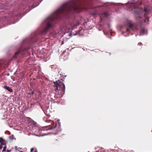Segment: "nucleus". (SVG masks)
Listing matches in <instances>:
<instances>
[{
    "mask_svg": "<svg viewBox=\"0 0 152 152\" xmlns=\"http://www.w3.org/2000/svg\"><path fill=\"white\" fill-rule=\"evenodd\" d=\"M36 136H38V135H35Z\"/></svg>",
    "mask_w": 152,
    "mask_h": 152,
    "instance_id": "nucleus-26",
    "label": "nucleus"
},
{
    "mask_svg": "<svg viewBox=\"0 0 152 152\" xmlns=\"http://www.w3.org/2000/svg\"><path fill=\"white\" fill-rule=\"evenodd\" d=\"M6 148L7 147H6V146H4L3 147V150H2V151L3 152H4V151H6Z\"/></svg>",
    "mask_w": 152,
    "mask_h": 152,
    "instance_id": "nucleus-13",
    "label": "nucleus"
},
{
    "mask_svg": "<svg viewBox=\"0 0 152 152\" xmlns=\"http://www.w3.org/2000/svg\"><path fill=\"white\" fill-rule=\"evenodd\" d=\"M56 124H53L52 126L51 127H50L48 129H54L56 127Z\"/></svg>",
    "mask_w": 152,
    "mask_h": 152,
    "instance_id": "nucleus-12",
    "label": "nucleus"
},
{
    "mask_svg": "<svg viewBox=\"0 0 152 152\" xmlns=\"http://www.w3.org/2000/svg\"><path fill=\"white\" fill-rule=\"evenodd\" d=\"M34 150V149L33 148H31V149L30 152H33Z\"/></svg>",
    "mask_w": 152,
    "mask_h": 152,
    "instance_id": "nucleus-15",
    "label": "nucleus"
},
{
    "mask_svg": "<svg viewBox=\"0 0 152 152\" xmlns=\"http://www.w3.org/2000/svg\"><path fill=\"white\" fill-rule=\"evenodd\" d=\"M80 23L79 21H76L75 23L74 22L73 23L70 24L69 25V30L75 28Z\"/></svg>",
    "mask_w": 152,
    "mask_h": 152,
    "instance_id": "nucleus-6",
    "label": "nucleus"
},
{
    "mask_svg": "<svg viewBox=\"0 0 152 152\" xmlns=\"http://www.w3.org/2000/svg\"><path fill=\"white\" fill-rule=\"evenodd\" d=\"M150 13V10L147 8H145L143 10L142 9L138 14H135L136 17L142 18L143 17H145L146 19L144 20L145 22L147 23L148 20V15Z\"/></svg>",
    "mask_w": 152,
    "mask_h": 152,
    "instance_id": "nucleus-2",
    "label": "nucleus"
},
{
    "mask_svg": "<svg viewBox=\"0 0 152 152\" xmlns=\"http://www.w3.org/2000/svg\"><path fill=\"white\" fill-rule=\"evenodd\" d=\"M109 15L107 13L105 12H104L103 13H102L100 14V17L101 20H102V18L104 17H107L109 16Z\"/></svg>",
    "mask_w": 152,
    "mask_h": 152,
    "instance_id": "nucleus-7",
    "label": "nucleus"
},
{
    "mask_svg": "<svg viewBox=\"0 0 152 152\" xmlns=\"http://www.w3.org/2000/svg\"><path fill=\"white\" fill-rule=\"evenodd\" d=\"M104 33L105 34V32L104 31Z\"/></svg>",
    "mask_w": 152,
    "mask_h": 152,
    "instance_id": "nucleus-22",
    "label": "nucleus"
},
{
    "mask_svg": "<svg viewBox=\"0 0 152 152\" xmlns=\"http://www.w3.org/2000/svg\"><path fill=\"white\" fill-rule=\"evenodd\" d=\"M83 8V5L78 2V0H72L64 4L59 9L44 20L47 26L43 30L42 32L44 34L47 32L52 27V22L54 20L59 18V15L61 14L66 13L71 10L80 12Z\"/></svg>",
    "mask_w": 152,
    "mask_h": 152,
    "instance_id": "nucleus-1",
    "label": "nucleus"
},
{
    "mask_svg": "<svg viewBox=\"0 0 152 152\" xmlns=\"http://www.w3.org/2000/svg\"><path fill=\"white\" fill-rule=\"evenodd\" d=\"M54 87H56L55 90L56 91L57 90H59L61 91V96H62L64 94L65 87L64 83L60 82L59 81H57L54 82Z\"/></svg>",
    "mask_w": 152,
    "mask_h": 152,
    "instance_id": "nucleus-4",
    "label": "nucleus"
},
{
    "mask_svg": "<svg viewBox=\"0 0 152 152\" xmlns=\"http://www.w3.org/2000/svg\"><path fill=\"white\" fill-rule=\"evenodd\" d=\"M129 26V28H127L126 29V32H128L129 31V30L130 29H132L133 30H134V29L133 28V25L132 24H130Z\"/></svg>",
    "mask_w": 152,
    "mask_h": 152,
    "instance_id": "nucleus-8",
    "label": "nucleus"
},
{
    "mask_svg": "<svg viewBox=\"0 0 152 152\" xmlns=\"http://www.w3.org/2000/svg\"><path fill=\"white\" fill-rule=\"evenodd\" d=\"M35 152H37L36 151H35Z\"/></svg>",
    "mask_w": 152,
    "mask_h": 152,
    "instance_id": "nucleus-27",
    "label": "nucleus"
},
{
    "mask_svg": "<svg viewBox=\"0 0 152 152\" xmlns=\"http://www.w3.org/2000/svg\"><path fill=\"white\" fill-rule=\"evenodd\" d=\"M2 145H2L1 144V145H0V149H1L2 148Z\"/></svg>",
    "mask_w": 152,
    "mask_h": 152,
    "instance_id": "nucleus-18",
    "label": "nucleus"
},
{
    "mask_svg": "<svg viewBox=\"0 0 152 152\" xmlns=\"http://www.w3.org/2000/svg\"><path fill=\"white\" fill-rule=\"evenodd\" d=\"M32 94H34V93H32Z\"/></svg>",
    "mask_w": 152,
    "mask_h": 152,
    "instance_id": "nucleus-25",
    "label": "nucleus"
},
{
    "mask_svg": "<svg viewBox=\"0 0 152 152\" xmlns=\"http://www.w3.org/2000/svg\"><path fill=\"white\" fill-rule=\"evenodd\" d=\"M65 31H66V32H69L68 30H67L66 29L65 27L60 28L58 30V31H54L51 32L50 34V36L55 37L57 35H61V38L62 37H63V35L62 34H63V35L66 34V35H69V34L68 32L66 33Z\"/></svg>",
    "mask_w": 152,
    "mask_h": 152,
    "instance_id": "nucleus-3",
    "label": "nucleus"
},
{
    "mask_svg": "<svg viewBox=\"0 0 152 152\" xmlns=\"http://www.w3.org/2000/svg\"><path fill=\"white\" fill-rule=\"evenodd\" d=\"M126 32L125 31H123V32H122V33H123V34H125Z\"/></svg>",
    "mask_w": 152,
    "mask_h": 152,
    "instance_id": "nucleus-20",
    "label": "nucleus"
},
{
    "mask_svg": "<svg viewBox=\"0 0 152 152\" xmlns=\"http://www.w3.org/2000/svg\"><path fill=\"white\" fill-rule=\"evenodd\" d=\"M4 88L6 89L7 90L11 92L12 91V89L10 88L9 87L6 86H5L4 87Z\"/></svg>",
    "mask_w": 152,
    "mask_h": 152,
    "instance_id": "nucleus-10",
    "label": "nucleus"
},
{
    "mask_svg": "<svg viewBox=\"0 0 152 152\" xmlns=\"http://www.w3.org/2000/svg\"><path fill=\"white\" fill-rule=\"evenodd\" d=\"M10 138L11 140H13L14 138L13 135H11L9 137Z\"/></svg>",
    "mask_w": 152,
    "mask_h": 152,
    "instance_id": "nucleus-14",
    "label": "nucleus"
},
{
    "mask_svg": "<svg viewBox=\"0 0 152 152\" xmlns=\"http://www.w3.org/2000/svg\"><path fill=\"white\" fill-rule=\"evenodd\" d=\"M128 35H129L128 34L127 35H124L125 36H128Z\"/></svg>",
    "mask_w": 152,
    "mask_h": 152,
    "instance_id": "nucleus-23",
    "label": "nucleus"
},
{
    "mask_svg": "<svg viewBox=\"0 0 152 152\" xmlns=\"http://www.w3.org/2000/svg\"><path fill=\"white\" fill-rule=\"evenodd\" d=\"M118 4L119 5H124V4H123L121 3H119ZM125 5L127 6H129L128 8H127V9L129 10L130 11L133 10H135L136 8L139 7L137 6V4L134 1H132V2H129V3H126Z\"/></svg>",
    "mask_w": 152,
    "mask_h": 152,
    "instance_id": "nucleus-5",
    "label": "nucleus"
},
{
    "mask_svg": "<svg viewBox=\"0 0 152 152\" xmlns=\"http://www.w3.org/2000/svg\"><path fill=\"white\" fill-rule=\"evenodd\" d=\"M140 35H143L145 34H147V32L145 31V30L144 29H141L140 32Z\"/></svg>",
    "mask_w": 152,
    "mask_h": 152,
    "instance_id": "nucleus-9",
    "label": "nucleus"
},
{
    "mask_svg": "<svg viewBox=\"0 0 152 152\" xmlns=\"http://www.w3.org/2000/svg\"><path fill=\"white\" fill-rule=\"evenodd\" d=\"M65 51H64L63 52V53H62V56H63V55H64V53H65Z\"/></svg>",
    "mask_w": 152,
    "mask_h": 152,
    "instance_id": "nucleus-19",
    "label": "nucleus"
},
{
    "mask_svg": "<svg viewBox=\"0 0 152 152\" xmlns=\"http://www.w3.org/2000/svg\"><path fill=\"white\" fill-rule=\"evenodd\" d=\"M81 31H82V29H81L78 32V34H79V35H80V33L81 32Z\"/></svg>",
    "mask_w": 152,
    "mask_h": 152,
    "instance_id": "nucleus-17",
    "label": "nucleus"
},
{
    "mask_svg": "<svg viewBox=\"0 0 152 152\" xmlns=\"http://www.w3.org/2000/svg\"><path fill=\"white\" fill-rule=\"evenodd\" d=\"M23 152V151H20V152Z\"/></svg>",
    "mask_w": 152,
    "mask_h": 152,
    "instance_id": "nucleus-24",
    "label": "nucleus"
},
{
    "mask_svg": "<svg viewBox=\"0 0 152 152\" xmlns=\"http://www.w3.org/2000/svg\"><path fill=\"white\" fill-rule=\"evenodd\" d=\"M7 152H10V151H9V150H7Z\"/></svg>",
    "mask_w": 152,
    "mask_h": 152,
    "instance_id": "nucleus-21",
    "label": "nucleus"
},
{
    "mask_svg": "<svg viewBox=\"0 0 152 152\" xmlns=\"http://www.w3.org/2000/svg\"><path fill=\"white\" fill-rule=\"evenodd\" d=\"M19 53V52H17L15 53V57H16V55L18 54Z\"/></svg>",
    "mask_w": 152,
    "mask_h": 152,
    "instance_id": "nucleus-16",
    "label": "nucleus"
},
{
    "mask_svg": "<svg viewBox=\"0 0 152 152\" xmlns=\"http://www.w3.org/2000/svg\"><path fill=\"white\" fill-rule=\"evenodd\" d=\"M0 142L2 145H5V141L2 137H0Z\"/></svg>",
    "mask_w": 152,
    "mask_h": 152,
    "instance_id": "nucleus-11",
    "label": "nucleus"
}]
</instances>
